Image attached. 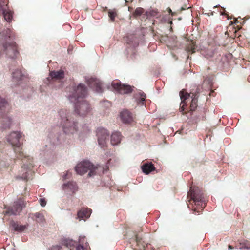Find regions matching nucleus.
<instances>
[{
  "mask_svg": "<svg viewBox=\"0 0 250 250\" xmlns=\"http://www.w3.org/2000/svg\"><path fill=\"white\" fill-rule=\"evenodd\" d=\"M74 103V113L69 114L66 109H61L59 112L61 120L60 125L66 134H73L77 131L78 115L85 116L91 111L90 105L86 100H82Z\"/></svg>",
  "mask_w": 250,
  "mask_h": 250,
  "instance_id": "1",
  "label": "nucleus"
},
{
  "mask_svg": "<svg viewBox=\"0 0 250 250\" xmlns=\"http://www.w3.org/2000/svg\"><path fill=\"white\" fill-rule=\"evenodd\" d=\"M14 37V35L12 30L7 29L6 31V35L3 42H2V46L6 56L11 59H16L20 57L18 46L15 42H9L7 41L8 39H13Z\"/></svg>",
  "mask_w": 250,
  "mask_h": 250,
  "instance_id": "2",
  "label": "nucleus"
},
{
  "mask_svg": "<svg viewBox=\"0 0 250 250\" xmlns=\"http://www.w3.org/2000/svg\"><path fill=\"white\" fill-rule=\"evenodd\" d=\"M188 198L190 204H194L198 208L202 210L205 207L206 199L203 191L199 187H192L188 193Z\"/></svg>",
  "mask_w": 250,
  "mask_h": 250,
  "instance_id": "3",
  "label": "nucleus"
},
{
  "mask_svg": "<svg viewBox=\"0 0 250 250\" xmlns=\"http://www.w3.org/2000/svg\"><path fill=\"white\" fill-rule=\"evenodd\" d=\"M100 167H95L88 161H83L77 164L75 167V170L80 175H83L89 170L88 175L89 177H91L96 174V170Z\"/></svg>",
  "mask_w": 250,
  "mask_h": 250,
  "instance_id": "4",
  "label": "nucleus"
},
{
  "mask_svg": "<svg viewBox=\"0 0 250 250\" xmlns=\"http://www.w3.org/2000/svg\"><path fill=\"white\" fill-rule=\"evenodd\" d=\"M87 93V88L83 84L80 83L76 87L73 88L72 93L68 96L71 102L83 100Z\"/></svg>",
  "mask_w": 250,
  "mask_h": 250,
  "instance_id": "5",
  "label": "nucleus"
},
{
  "mask_svg": "<svg viewBox=\"0 0 250 250\" xmlns=\"http://www.w3.org/2000/svg\"><path fill=\"white\" fill-rule=\"evenodd\" d=\"M29 81L26 73L21 69H17L12 72V81L14 86L20 85Z\"/></svg>",
  "mask_w": 250,
  "mask_h": 250,
  "instance_id": "6",
  "label": "nucleus"
},
{
  "mask_svg": "<svg viewBox=\"0 0 250 250\" xmlns=\"http://www.w3.org/2000/svg\"><path fill=\"white\" fill-rule=\"evenodd\" d=\"M25 201L22 199H19L14 202L12 207H8L5 211V215H17L18 214L25 206Z\"/></svg>",
  "mask_w": 250,
  "mask_h": 250,
  "instance_id": "7",
  "label": "nucleus"
},
{
  "mask_svg": "<svg viewBox=\"0 0 250 250\" xmlns=\"http://www.w3.org/2000/svg\"><path fill=\"white\" fill-rule=\"evenodd\" d=\"M112 87L118 93L122 94H128L132 92V88L129 85L122 84L118 80H114L112 83Z\"/></svg>",
  "mask_w": 250,
  "mask_h": 250,
  "instance_id": "8",
  "label": "nucleus"
},
{
  "mask_svg": "<svg viewBox=\"0 0 250 250\" xmlns=\"http://www.w3.org/2000/svg\"><path fill=\"white\" fill-rule=\"evenodd\" d=\"M97 136L101 147L103 148L105 147L109 137V133L107 130L104 128H98L97 130Z\"/></svg>",
  "mask_w": 250,
  "mask_h": 250,
  "instance_id": "9",
  "label": "nucleus"
},
{
  "mask_svg": "<svg viewBox=\"0 0 250 250\" xmlns=\"http://www.w3.org/2000/svg\"><path fill=\"white\" fill-rule=\"evenodd\" d=\"M21 134L20 132L14 131L11 132L8 136L7 141L13 146H16L20 149L21 146Z\"/></svg>",
  "mask_w": 250,
  "mask_h": 250,
  "instance_id": "10",
  "label": "nucleus"
},
{
  "mask_svg": "<svg viewBox=\"0 0 250 250\" xmlns=\"http://www.w3.org/2000/svg\"><path fill=\"white\" fill-rule=\"evenodd\" d=\"M14 12L9 9L8 4H0V15H3L5 20L8 22H11L13 19Z\"/></svg>",
  "mask_w": 250,
  "mask_h": 250,
  "instance_id": "11",
  "label": "nucleus"
},
{
  "mask_svg": "<svg viewBox=\"0 0 250 250\" xmlns=\"http://www.w3.org/2000/svg\"><path fill=\"white\" fill-rule=\"evenodd\" d=\"M87 83L93 90H95L98 93H101L103 91L102 83L99 80L94 78H90L86 79Z\"/></svg>",
  "mask_w": 250,
  "mask_h": 250,
  "instance_id": "12",
  "label": "nucleus"
},
{
  "mask_svg": "<svg viewBox=\"0 0 250 250\" xmlns=\"http://www.w3.org/2000/svg\"><path fill=\"white\" fill-rule=\"evenodd\" d=\"M180 98L182 100L180 104V112H183L185 109V106H187L186 100L190 96V94L186 92L184 89L181 90L180 92Z\"/></svg>",
  "mask_w": 250,
  "mask_h": 250,
  "instance_id": "13",
  "label": "nucleus"
},
{
  "mask_svg": "<svg viewBox=\"0 0 250 250\" xmlns=\"http://www.w3.org/2000/svg\"><path fill=\"white\" fill-rule=\"evenodd\" d=\"M120 117L122 121L124 123H130L133 121L132 114L127 110L121 112Z\"/></svg>",
  "mask_w": 250,
  "mask_h": 250,
  "instance_id": "14",
  "label": "nucleus"
},
{
  "mask_svg": "<svg viewBox=\"0 0 250 250\" xmlns=\"http://www.w3.org/2000/svg\"><path fill=\"white\" fill-rule=\"evenodd\" d=\"M79 243V244L75 248V250H88L89 245L85 236H80Z\"/></svg>",
  "mask_w": 250,
  "mask_h": 250,
  "instance_id": "15",
  "label": "nucleus"
},
{
  "mask_svg": "<svg viewBox=\"0 0 250 250\" xmlns=\"http://www.w3.org/2000/svg\"><path fill=\"white\" fill-rule=\"evenodd\" d=\"M141 168L144 173L148 174L151 172L155 170V168L152 163H145L141 166Z\"/></svg>",
  "mask_w": 250,
  "mask_h": 250,
  "instance_id": "16",
  "label": "nucleus"
},
{
  "mask_svg": "<svg viewBox=\"0 0 250 250\" xmlns=\"http://www.w3.org/2000/svg\"><path fill=\"white\" fill-rule=\"evenodd\" d=\"M92 210L88 208H83L78 212L77 215L81 219L88 218L90 217Z\"/></svg>",
  "mask_w": 250,
  "mask_h": 250,
  "instance_id": "17",
  "label": "nucleus"
},
{
  "mask_svg": "<svg viewBox=\"0 0 250 250\" xmlns=\"http://www.w3.org/2000/svg\"><path fill=\"white\" fill-rule=\"evenodd\" d=\"M122 135L120 132L116 131L111 136V143L113 146L117 145L121 140Z\"/></svg>",
  "mask_w": 250,
  "mask_h": 250,
  "instance_id": "18",
  "label": "nucleus"
},
{
  "mask_svg": "<svg viewBox=\"0 0 250 250\" xmlns=\"http://www.w3.org/2000/svg\"><path fill=\"white\" fill-rule=\"evenodd\" d=\"M50 76L54 80H61L63 79L64 73L62 70L54 71L50 72Z\"/></svg>",
  "mask_w": 250,
  "mask_h": 250,
  "instance_id": "19",
  "label": "nucleus"
},
{
  "mask_svg": "<svg viewBox=\"0 0 250 250\" xmlns=\"http://www.w3.org/2000/svg\"><path fill=\"white\" fill-rule=\"evenodd\" d=\"M63 188L64 189H69L72 192H75L78 189L76 183L74 182H69L66 184H64L63 185Z\"/></svg>",
  "mask_w": 250,
  "mask_h": 250,
  "instance_id": "20",
  "label": "nucleus"
},
{
  "mask_svg": "<svg viewBox=\"0 0 250 250\" xmlns=\"http://www.w3.org/2000/svg\"><path fill=\"white\" fill-rule=\"evenodd\" d=\"M10 226L13 228L15 231L22 232L26 229V226L19 225L16 222L12 221Z\"/></svg>",
  "mask_w": 250,
  "mask_h": 250,
  "instance_id": "21",
  "label": "nucleus"
},
{
  "mask_svg": "<svg viewBox=\"0 0 250 250\" xmlns=\"http://www.w3.org/2000/svg\"><path fill=\"white\" fill-rule=\"evenodd\" d=\"M135 242L136 246L138 247L136 249H138V250H145V243L142 241V238L138 235L135 236Z\"/></svg>",
  "mask_w": 250,
  "mask_h": 250,
  "instance_id": "22",
  "label": "nucleus"
},
{
  "mask_svg": "<svg viewBox=\"0 0 250 250\" xmlns=\"http://www.w3.org/2000/svg\"><path fill=\"white\" fill-rule=\"evenodd\" d=\"M139 97H138V94H136V101L138 104H144V103L146 99V95L143 92H139L138 93Z\"/></svg>",
  "mask_w": 250,
  "mask_h": 250,
  "instance_id": "23",
  "label": "nucleus"
},
{
  "mask_svg": "<svg viewBox=\"0 0 250 250\" xmlns=\"http://www.w3.org/2000/svg\"><path fill=\"white\" fill-rule=\"evenodd\" d=\"M238 247L240 249H250V241L247 240H243L239 242Z\"/></svg>",
  "mask_w": 250,
  "mask_h": 250,
  "instance_id": "24",
  "label": "nucleus"
},
{
  "mask_svg": "<svg viewBox=\"0 0 250 250\" xmlns=\"http://www.w3.org/2000/svg\"><path fill=\"white\" fill-rule=\"evenodd\" d=\"M195 46L194 43L191 41L186 46V50L189 54H192L195 52Z\"/></svg>",
  "mask_w": 250,
  "mask_h": 250,
  "instance_id": "25",
  "label": "nucleus"
},
{
  "mask_svg": "<svg viewBox=\"0 0 250 250\" xmlns=\"http://www.w3.org/2000/svg\"><path fill=\"white\" fill-rule=\"evenodd\" d=\"M34 216L36 218V221L38 223H43L45 221L44 217L42 213H36Z\"/></svg>",
  "mask_w": 250,
  "mask_h": 250,
  "instance_id": "26",
  "label": "nucleus"
},
{
  "mask_svg": "<svg viewBox=\"0 0 250 250\" xmlns=\"http://www.w3.org/2000/svg\"><path fill=\"white\" fill-rule=\"evenodd\" d=\"M117 16V11L115 9L109 10L108 11V16L112 22H113L115 21V19Z\"/></svg>",
  "mask_w": 250,
  "mask_h": 250,
  "instance_id": "27",
  "label": "nucleus"
},
{
  "mask_svg": "<svg viewBox=\"0 0 250 250\" xmlns=\"http://www.w3.org/2000/svg\"><path fill=\"white\" fill-rule=\"evenodd\" d=\"M197 106V99L194 97L191 102L190 108V110L193 111H195Z\"/></svg>",
  "mask_w": 250,
  "mask_h": 250,
  "instance_id": "28",
  "label": "nucleus"
},
{
  "mask_svg": "<svg viewBox=\"0 0 250 250\" xmlns=\"http://www.w3.org/2000/svg\"><path fill=\"white\" fill-rule=\"evenodd\" d=\"M2 122H3V128L6 129L10 127L11 125V120L9 118H5L4 120L2 121Z\"/></svg>",
  "mask_w": 250,
  "mask_h": 250,
  "instance_id": "29",
  "label": "nucleus"
},
{
  "mask_svg": "<svg viewBox=\"0 0 250 250\" xmlns=\"http://www.w3.org/2000/svg\"><path fill=\"white\" fill-rule=\"evenodd\" d=\"M144 10L143 8L138 7L136 9V10L134 12L133 15L135 16H140L141 15H142L143 14V13L144 12Z\"/></svg>",
  "mask_w": 250,
  "mask_h": 250,
  "instance_id": "30",
  "label": "nucleus"
},
{
  "mask_svg": "<svg viewBox=\"0 0 250 250\" xmlns=\"http://www.w3.org/2000/svg\"><path fill=\"white\" fill-rule=\"evenodd\" d=\"M7 105V103L5 99L2 98L0 97V109L5 107Z\"/></svg>",
  "mask_w": 250,
  "mask_h": 250,
  "instance_id": "31",
  "label": "nucleus"
},
{
  "mask_svg": "<svg viewBox=\"0 0 250 250\" xmlns=\"http://www.w3.org/2000/svg\"><path fill=\"white\" fill-rule=\"evenodd\" d=\"M148 13H149V15L151 16H153V17L158 16L159 12L157 9H152Z\"/></svg>",
  "mask_w": 250,
  "mask_h": 250,
  "instance_id": "32",
  "label": "nucleus"
},
{
  "mask_svg": "<svg viewBox=\"0 0 250 250\" xmlns=\"http://www.w3.org/2000/svg\"><path fill=\"white\" fill-rule=\"evenodd\" d=\"M39 202H40V205L42 207H43L45 206V205L46 204V201L45 198H40Z\"/></svg>",
  "mask_w": 250,
  "mask_h": 250,
  "instance_id": "33",
  "label": "nucleus"
},
{
  "mask_svg": "<svg viewBox=\"0 0 250 250\" xmlns=\"http://www.w3.org/2000/svg\"><path fill=\"white\" fill-rule=\"evenodd\" d=\"M75 242L72 240H66L65 245L67 247H71L72 245H74Z\"/></svg>",
  "mask_w": 250,
  "mask_h": 250,
  "instance_id": "34",
  "label": "nucleus"
},
{
  "mask_svg": "<svg viewBox=\"0 0 250 250\" xmlns=\"http://www.w3.org/2000/svg\"><path fill=\"white\" fill-rule=\"evenodd\" d=\"M62 247L60 245H55L53 246L49 250H61Z\"/></svg>",
  "mask_w": 250,
  "mask_h": 250,
  "instance_id": "35",
  "label": "nucleus"
},
{
  "mask_svg": "<svg viewBox=\"0 0 250 250\" xmlns=\"http://www.w3.org/2000/svg\"><path fill=\"white\" fill-rule=\"evenodd\" d=\"M26 174H27V172L26 171L25 172V174H23L22 176H21V177H17V179H21H21H23L24 180L27 181V176Z\"/></svg>",
  "mask_w": 250,
  "mask_h": 250,
  "instance_id": "36",
  "label": "nucleus"
},
{
  "mask_svg": "<svg viewBox=\"0 0 250 250\" xmlns=\"http://www.w3.org/2000/svg\"><path fill=\"white\" fill-rule=\"evenodd\" d=\"M221 14L222 15H226L227 16L228 19H231V18H230L229 16V15L227 13L225 12V11L223 12H221Z\"/></svg>",
  "mask_w": 250,
  "mask_h": 250,
  "instance_id": "37",
  "label": "nucleus"
},
{
  "mask_svg": "<svg viewBox=\"0 0 250 250\" xmlns=\"http://www.w3.org/2000/svg\"><path fill=\"white\" fill-rule=\"evenodd\" d=\"M167 10L169 13L171 14L172 16H173L174 15L175 13L173 12L170 8H167Z\"/></svg>",
  "mask_w": 250,
  "mask_h": 250,
  "instance_id": "38",
  "label": "nucleus"
},
{
  "mask_svg": "<svg viewBox=\"0 0 250 250\" xmlns=\"http://www.w3.org/2000/svg\"><path fill=\"white\" fill-rule=\"evenodd\" d=\"M237 22H238V21L237 20V19H235L233 21H231V24H232L233 23H237Z\"/></svg>",
  "mask_w": 250,
  "mask_h": 250,
  "instance_id": "39",
  "label": "nucleus"
},
{
  "mask_svg": "<svg viewBox=\"0 0 250 250\" xmlns=\"http://www.w3.org/2000/svg\"><path fill=\"white\" fill-rule=\"evenodd\" d=\"M22 168L23 169V170H25L26 169L27 167H26V166L25 165H24L23 166H22Z\"/></svg>",
  "mask_w": 250,
  "mask_h": 250,
  "instance_id": "40",
  "label": "nucleus"
},
{
  "mask_svg": "<svg viewBox=\"0 0 250 250\" xmlns=\"http://www.w3.org/2000/svg\"><path fill=\"white\" fill-rule=\"evenodd\" d=\"M228 248H229V249H233V247L232 246L229 245L228 246Z\"/></svg>",
  "mask_w": 250,
  "mask_h": 250,
  "instance_id": "41",
  "label": "nucleus"
},
{
  "mask_svg": "<svg viewBox=\"0 0 250 250\" xmlns=\"http://www.w3.org/2000/svg\"><path fill=\"white\" fill-rule=\"evenodd\" d=\"M22 155H23L22 152H20L19 158H21V157Z\"/></svg>",
  "mask_w": 250,
  "mask_h": 250,
  "instance_id": "42",
  "label": "nucleus"
},
{
  "mask_svg": "<svg viewBox=\"0 0 250 250\" xmlns=\"http://www.w3.org/2000/svg\"><path fill=\"white\" fill-rule=\"evenodd\" d=\"M67 174H65L63 176V179H66L67 178Z\"/></svg>",
  "mask_w": 250,
  "mask_h": 250,
  "instance_id": "43",
  "label": "nucleus"
},
{
  "mask_svg": "<svg viewBox=\"0 0 250 250\" xmlns=\"http://www.w3.org/2000/svg\"><path fill=\"white\" fill-rule=\"evenodd\" d=\"M185 8H184V7H182L181 8V9H180V12H181V11H182V10H185Z\"/></svg>",
  "mask_w": 250,
  "mask_h": 250,
  "instance_id": "44",
  "label": "nucleus"
},
{
  "mask_svg": "<svg viewBox=\"0 0 250 250\" xmlns=\"http://www.w3.org/2000/svg\"><path fill=\"white\" fill-rule=\"evenodd\" d=\"M169 23H170V24H172V21H170L169 22Z\"/></svg>",
  "mask_w": 250,
  "mask_h": 250,
  "instance_id": "45",
  "label": "nucleus"
},
{
  "mask_svg": "<svg viewBox=\"0 0 250 250\" xmlns=\"http://www.w3.org/2000/svg\"><path fill=\"white\" fill-rule=\"evenodd\" d=\"M15 150V152H17V149H15V150Z\"/></svg>",
  "mask_w": 250,
  "mask_h": 250,
  "instance_id": "46",
  "label": "nucleus"
},
{
  "mask_svg": "<svg viewBox=\"0 0 250 250\" xmlns=\"http://www.w3.org/2000/svg\"><path fill=\"white\" fill-rule=\"evenodd\" d=\"M1 54H2V53H1V52L0 51V56H1Z\"/></svg>",
  "mask_w": 250,
  "mask_h": 250,
  "instance_id": "47",
  "label": "nucleus"
},
{
  "mask_svg": "<svg viewBox=\"0 0 250 250\" xmlns=\"http://www.w3.org/2000/svg\"><path fill=\"white\" fill-rule=\"evenodd\" d=\"M196 208H194V211H196Z\"/></svg>",
  "mask_w": 250,
  "mask_h": 250,
  "instance_id": "48",
  "label": "nucleus"
}]
</instances>
